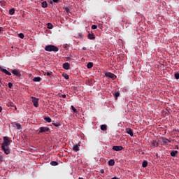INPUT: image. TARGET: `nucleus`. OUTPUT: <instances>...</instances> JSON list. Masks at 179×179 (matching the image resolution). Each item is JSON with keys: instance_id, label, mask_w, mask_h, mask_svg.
<instances>
[{"instance_id": "obj_4", "label": "nucleus", "mask_w": 179, "mask_h": 179, "mask_svg": "<svg viewBox=\"0 0 179 179\" xmlns=\"http://www.w3.org/2000/svg\"><path fill=\"white\" fill-rule=\"evenodd\" d=\"M105 76L106 78H110V79H113V80H114V79H115V78H117L115 76V75H114V73H110V72H106L105 73Z\"/></svg>"}, {"instance_id": "obj_5", "label": "nucleus", "mask_w": 179, "mask_h": 179, "mask_svg": "<svg viewBox=\"0 0 179 179\" xmlns=\"http://www.w3.org/2000/svg\"><path fill=\"white\" fill-rule=\"evenodd\" d=\"M31 99H32V103H34V107H38V99L34 96H31Z\"/></svg>"}, {"instance_id": "obj_35", "label": "nucleus", "mask_w": 179, "mask_h": 179, "mask_svg": "<svg viewBox=\"0 0 179 179\" xmlns=\"http://www.w3.org/2000/svg\"><path fill=\"white\" fill-rule=\"evenodd\" d=\"M52 124H53L55 127H59V123H58V122L52 123Z\"/></svg>"}, {"instance_id": "obj_47", "label": "nucleus", "mask_w": 179, "mask_h": 179, "mask_svg": "<svg viewBox=\"0 0 179 179\" xmlns=\"http://www.w3.org/2000/svg\"><path fill=\"white\" fill-rule=\"evenodd\" d=\"M2 111V107L0 106V113Z\"/></svg>"}, {"instance_id": "obj_23", "label": "nucleus", "mask_w": 179, "mask_h": 179, "mask_svg": "<svg viewBox=\"0 0 179 179\" xmlns=\"http://www.w3.org/2000/svg\"><path fill=\"white\" fill-rule=\"evenodd\" d=\"M142 167H148V161H143L142 164Z\"/></svg>"}, {"instance_id": "obj_25", "label": "nucleus", "mask_w": 179, "mask_h": 179, "mask_svg": "<svg viewBox=\"0 0 179 179\" xmlns=\"http://www.w3.org/2000/svg\"><path fill=\"white\" fill-rule=\"evenodd\" d=\"M50 165L51 166H58V162H55V161H52L50 162Z\"/></svg>"}, {"instance_id": "obj_37", "label": "nucleus", "mask_w": 179, "mask_h": 179, "mask_svg": "<svg viewBox=\"0 0 179 179\" xmlns=\"http://www.w3.org/2000/svg\"><path fill=\"white\" fill-rule=\"evenodd\" d=\"M0 162H3V157L2 155H0Z\"/></svg>"}, {"instance_id": "obj_34", "label": "nucleus", "mask_w": 179, "mask_h": 179, "mask_svg": "<svg viewBox=\"0 0 179 179\" xmlns=\"http://www.w3.org/2000/svg\"><path fill=\"white\" fill-rule=\"evenodd\" d=\"M92 30H96V29H97V25H92Z\"/></svg>"}, {"instance_id": "obj_49", "label": "nucleus", "mask_w": 179, "mask_h": 179, "mask_svg": "<svg viewBox=\"0 0 179 179\" xmlns=\"http://www.w3.org/2000/svg\"><path fill=\"white\" fill-rule=\"evenodd\" d=\"M40 1H43V0H40Z\"/></svg>"}, {"instance_id": "obj_41", "label": "nucleus", "mask_w": 179, "mask_h": 179, "mask_svg": "<svg viewBox=\"0 0 179 179\" xmlns=\"http://www.w3.org/2000/svg\"><path fill=\"white\" fill-rule=\"evenodd\" d=\"M61 97H62V99H65V98L66 97V94H62V95L61 96Z\"/></svg>"}, {"instance_id": "obj_36", "label": "nucleus", "mask_w": 179, "mask_h": 179, "mask_svg": "<svg viewBox=\"0 0 179 179\" xmlns=\"http://www.w3.org/2000/svg\"><path fill=\"white\" fill-rule=\"evenodd\" d=\"M51 73H52V72H46L45 74L47 75V76H51Z\"/></svg>"}, {"instance_id": "obj_8", "label": "nucleus", "mask_w": 179, "mask_h": 179, "mask_svg": "<svg viewBox=\"0 0 179 179\" xmlns=\"http://www.w3.org/2000/svg\"><path fill=\"white\" fill-rule=\"evenodd\" d=\"M80 145L79 144L74 145L73 147V150L74 152H79L80 150Z\"/></svg>"}, {"instance_id": "obj_22", "label": "nucleus", "mask_w": 179, "mask_h": 179, "mask_svg": "<svg viewBox=\"0 0 179 179\" xmlns=\"http://www.w3.org/2000/svg\"><path fill=\"white\" fill-rule=\"evenodd\" d=\"M43 120H45V121H46V122H51V117H45L43 118Z\"/></svg>"}, {"instance_id": "obj_44", "label": "nucleus", "mask_w": 179, "mask_h": 179, "mask_svg": "<svg viewBox=\"0 0 179 179\" xmlns=\"http://www.w3.org/2000/svg\"><path fill=\"white\" fill-rule=\"evenodd\" d=\"M14 107L15 110H17V108H16V106H13Z\"/></svg>"}, {"instance_id": "obj_46", "label": "nucleus", "mask_w": 179, "mask_h": 179, "mask_svg": "<svg viewBox=\"0 0 179 179\" xmlns=\"http://www.w3.org/2000/svg\"><path fill=\"white\" fill-rule=\"evenodd\" d=\"M53 2H54V1H50V3L51 5H52Z\"/></svg>"}, {"instance_id": "obj_2", "label": "nucleus", "mask_w": 179, "mask_h": 179, "mask_svg": "<svg viewBox=\"0 0 179 179\" xmlns=\"http://www.w3.org/2000/svg\"><path fill=\"white\" fill-rule=\"evenodd\" d=\"M59 49L57 46L54 45H46L45 48V51H48L49 52H51V51H53L54 52H58Z\"/></svg>"}, {"instance_id": "obj_40", "label": "nucleus", "mask_w": 179, "mask_h": 179, "mask_svg": "<svg viewBox=\"0 0 179 179\" xmlns=\"http://www.w3.org/2000/svg\"><path fill=\"white\" fill-rule=\"evenodd\" d=\"M99 29H103V24H99Z\"/></svg>"}, {"instance_id": "obj_11", "label": "nucleus", "mask_w": 179, "mask_h": 179, "mask_svg": "<svg viewBox=\"0 0 179 179\" xmlns=\"http://www.w3.org/2000/svg\"><path fill=\"white\" fill-rule=\"evenodd\" d=\"M63 68L64 69H66V71H68V69L71 68V66L69 65V63H64L63 64Z\"/></svg>"}, {"instance_id": "obj_21", "label": "nucleus", "mask_w": 179, "mask_h": 179, "mask_svg": "<svg viewBox=\"0 0 179 179\" xmlns=\"http://www.w3.org/2000/svg\"><path fill=\"white\" fill-rule=\"evenodd\" d=\"M64 10H66V13H69L71 12V6L64 7Z\"/></svg>"}, {"instance_id": "obj_45", "label": "nucleus", "mask_w": 179, "mask_h": 179, "mask_svg": "<svg viewBox=\"0 0 179 179\" xmlns=\"http://www.w3.org/2000/svg\"><path fill=\"white\" fill-rule=\"evenodd\" d=\"M111 179H120V178H117V177H113V178H112Z\"/></svg>"}, {"instance_id": "obj_48", "label": "nucleus", "mask_w": 179, "mask_h": 179, "mask_svg": "<svg viewBox=\"0 0 179 179\" xmlns=\"http://www.w3.org/2000/svg\"><path fill=\"white\" fill-rule=\"evenodd\" d=\"M78 179H84L83 178H78Z\"/></svg>"}, {"instance_id": "obj_14", "label": "nucleus", "mask_w": 179, "mask_h": 179, "mask_svg": "<svg viewBox=\"0 0 179 179\" xmlns=\"http://www.w3.org/2000/svg\"><path fill=\"white\" fill-rule=\"evenodd\" d=\"M14 125L16 127L17 129H22V124L17 122H14Z\"/></svg>"}, {"instance_id": "obj_10", "label": "nucleus", "mask_w": 179, "mask_h": 179, "mask_svg": "<svg viewBox=\"0 0 179 179\" xmlns=\"http://www.w3.org/2000/svg\"><path fill=\"white\" fill-rule=\"evenodd\" d=\"M87 37L89 40H94V38H96V36L94 35L93 33H89Z\"/></svg>"}, {"instance_id": "obj_39", "label": "nucleus", "mask_w": 179, "mask_h": 179, "mask_svg": "<svg viewBox=\"0 0 179 179\" xmlns=\"http://www.w3.org/2000/svg\"><path fill=\"white\" fill-rule=\"evenodd\" d=\"M100 173H101V174H104V170L103 169H101L100 170Z\"/></svg>"}, {"instance_id": "obj_24", "label": "nucleus", "mask_w": 179, "mask_h": 179, "mask_svg": "<svg viewBox=\"0 0 179 179\" xmlns=\"http://www.w3.org/2000/svg\"><path fill=\"white\" fill-rule=\"evenodd\" d=\"M9 15H15V8H11L9 10Z\"/></svg>"}, {"instance_id": "obj_9", "label": "nucleus", "mask_w": 179, "mask_h": 179, "mask_svg": "<svg viewBox=\"0 0 179 179\" xmlns=\"http://www.w3.org/2000/svg\"><path fill=\"white\" fill-rule=\"evenodd\" d=\"M126 132L128 134V135H130V136H134V131L131 128L126 129Z\"/></svg>"}, {"instance_id": "obj_16", "label": "nucleus", "mask_w": 179, "mask_h": 179, "mask_svg": "<svg viewBox=\"0 0 179 179\" xmlns=\"http://www.w3.org/2000/svg\"><path fill=\"white\" fill-rule=\"evenodd\" d=\"M41 80H42V78L41 77H35L33 79L34 82H41Z\"/></svg>"}, {"instance_id": "obj_26", "label": "nucleus", "mask_w": 179, "mask_h": 179, "mask_svg": "<svg viewBox=\"0 0 179 179\" xmlns=\"http://www.w3.org/2000/svg\"><path fill=\"white\" fill-rule=\"evenodd\" d=\"M71 110L73 111V113H76V114H78V110H76V108H75V107L73 106H71Z\"/></svg>"}, {"instance_id": "obj_38", "label": "nucleus", "mask_w": 179, "mask_h": 179, "mask_svg": "<svg viewBox=\"0 0 179 179\" xmlns=\"http://www.w3.org/2000/svg\"><path fill=\"white\" fill-rule=\"evenodd\" d=\"M52 2H55V3H58V2H59V0H52Z\"/></svg>"}, {"instance_id": "obj_43", "label": "nucleus", "mask_w": 179, "mask_h": 179, "mask_svg": "<svg viewBox=\"0 0 179 179\" xmlns=\"http://www.w3.org/2000/svg\"><path fill=\"white\" fill-rule=\"evenodd\" d=\"M2 30H3V28L0 27V33H1V31H2Z\"/></svg>"}, {"instance_id": "obj_15", "label": "nucleus", "mask_w": 179, "mask_h": 179, "mask_svg": "<svg viewBox=\"0 0 179 179\" xmlns=\"http://www.w3.org/2000/svg\"><path fill=\"white\" fill-rule=\"evenodd\" d=\"M178 151L177 150H173L171 152V156H172V157H176V155H178Z\"/></svg>"}, {"instance_id": "obj_12", "label": "nucleus", "mask_w": 179, "mask_h": 179, "mask_svg": "<svg viewBox=\"0 0 179 179\" xmlns=\"http://www.w3.org/2000/svg\"><path fill=\"white\" fill-rule=\"evenodd\" d=\"M12 73L15 75L16 76H20V73L17 71L16 69L12 71Z\"/></svg>"}, {"instance_id": "obj_6", "label": "nucleus", "mask_w": 179, "mask_h": 179, "mask_svg": "<svg viewBox=\"0 0 179 179\" xmlns=\"http://www.w3.org/2000/svg\"><path fill=\"white\" fill-rule=\"evenodd\" d=\"M124 149L123 146L119 145H115L113 147V150H115V152H120V150H122Z\"/></svg>"}, {"instance_id": "obj_1", "label": "nucleus", "mask_w": 179, "mask_h": 179, "mask_svg": "<svg viewBox=\"0 0 179 179\" xmlns=\"http://www.w3.org/2000/svg\"><path fill=\"white\" fill-rule=\"evenodd\" d=\"M10 142H12V141L9 140V137H3L1 149L3 150L5 155H10V148H9V146H10Z\"/></svg>"}, {"instance_id": "obj_28", "label": "nucleus", "mask_w": 179, "mask_h": 179, "mask_svg": "<svg viewBox=\"0 0 179 179\" xmlns=\"http://www.w3.org/2000/svg\"><path fill=\"white\" fill-rule=\"evenodd\" d=\"M115 99H118V97H120V92H116L115 93Z\"/></svg>"}, {"instance_id": "obj_18", "label": "nucleus", "mask_w": 179, "mask_h": 179, "mask_svg": "<svg viewBox=\"0 0 179 179\" xmlns=\"http://www.w3.org/2000/svg\"><path fill=\"white\" fill-rule=\"evenodd\" d=\"M87 67L88 69H92V68H93V62H89L87 65Z\"/></svg>"}, {"instance_id": "obj_20", "label": "nucleus", "mask_w": 179, "mask_h": 179, "mask_svg": "<svg viewBox=\"0 0 179 179\" xmlns=\"http://www.w3.org/2000/svg\"><path fill=\"white\" fill-rule=\"evenodd\" d=\"M42 8H47L48 6V4L47 3V1H43L41 3Z\"/></svg>"}, {"instance_id": "obj_29", "label": "nucleus", "mask_w": 179, "mask_h": 179, "mask_svg": "<svg viewBox=\"0 0 179 179\" xmlns=\"http://www.w3.org/2000/svg\"><path fill=\"white\" fill-rule=\"evenodd\" d=\"M18 37H20V38H24V35L22 33L18 34Z\"/></svg>"}, {"instance_id": "obj_31", "label": "nucleus", "mask_w": 179, "mask_h": 179, "mask_svg": "<svg viewBox=\"0 0 179 179\" xmlns=\"http://www.w3.org/2000/svg\"><path fill=\"white\" fill-rule=\"evenodd\" d=\"M8 87L9 89H12V87H13V84L12 83H8Z\"/></svg>"}, {"instance_id": "obj_7", "label": "nucleus", "mask_w": 179, "mask_h": 179, "mask_svg": "<svg viewBox=\"0 0 179 179\" xmlns=\"http://www.w3.org/2000/svg\"><path fill=\"white\" fill-rule=\"evenodd\" d=\"M0 70L1 71V72H3V73H6V75H8V76H10V75H12L10 72L8 71V70L5 69H2V66H0Z\"/></svg>"}, {"instance_id": "obj_27", "label": "nucleus", "mask_w": 179, "mask_h": 179, "mask_svg": "<svg viewBox=\"0 0 179 179\" xmlns=\"http://www.w3.org/2000/svg\"><path fill=\"white\" fill-rule=\"evenodd\" d=\"M52 27H54V26H52V24H51V23L48 24V29H50V30H51V29H52Z\"/></svg>"}, {"instance_id": "obj_32", "label": "nucleus", "mask_w": 179, "mask_h": 179, "mask_svg": "<svg viewBox=\"0 0 179 179\" xmlns=\"http://www.w3.org/2000/svg\"><path fill=\"white\" fill-rule=\"evenodd\" d=\"M152 146H159V143H157L156 141L152 142Z\"/></svg>"}, {"instance_id": "obj_13", "label": "nucleus", "mask_w": 179, "mask_h": 179, "mask_svg": "<svg viewBox=\"0 0 179 179\" xmlns=\"http://www.w3.org/2000/svg\"><path fill=\"white\" fill-rule=\"evenodd\" d=\"M162 142L164 143V145H167V143L171 142L170 140L166 138H162Z\"/></svg>"}, {"instance_id": "obj_42", "label": "nucleus", "mask_w": 179, "mask_h": 179, "mask_svg": "<svg viewBox=\"0 0 179 179\" xmlns=\"http://www.w3.org/2000/svg\"><path fill=\"white\" fill-rule=\"evenodd\" d=\"M83 50L84 51H86V50H87V48L86 47H83Z\"/></svg>"}, {"instance_id": "obj_3", "label": "nucleus", "mask_w": 179, "mask_h": 179, "mask_svg": "<svg viewBox=\"0 0 179 179\" xmlns=\"http://www.w3.org/2000/svg\"><path fill=\"white\" fill-rule=\"evenodd\" d=\"M50 127H42L39 128L38 135H41V134H50Z\"/></svg>"}, {"instance_id": "obj_19", "label": "nucleus", "mask_w": 179, "mask_h": 179, "mask_svg": "<svg viewBox=\"0 0 179 179\" xmlns=\"http://www.w3.org/2000/svg\"><path fill=\"white\" fill-rule=\"evenodd\" d=\"M101 131H107V125H106V124H102V125L101 126Z\"/></svg>"}, {"instance_id": "obj_33", "label": "nucleus", "mask_w": 179, "mask_h": 179, "mask_svg": "<svg viewBox=\"0 0 179 179\" xmlns=\"http://www.w3.org/2000/svg\"><path fill=\"white\" fill-rule=\"evenodd\" d=\"M175 78L178 80L179 79V73H175Z\"/></svg>"}, {"instance_id": "obj_30", "label": "nucleus", "mask_w": 179, "mask_h": 179, "mask_svg": "<svg viewBox=\"0 0 179 179\" xmlns=\"http://www.w3.org/2000/svg\"><path fill=\"white\" fill-rule=\"evenodd\" d=\"M63 76L64 77V79H69V76L68 74H63Z\"/></svg>"}, {"instance_id": "obj_17", "label": "nucleus", "mask_w": 179, "mask_h": 179, "mask_svg": "<svg viewBox=\"0 0 179 179\" xmlns=\"http://www.w3.org/2000/svg\"><path fill=\"white\" fill-rule=\"evenodd\" d=\"M109 166H114L115 164V161L114 159H110L108 161Z\"/></svg>"}]
</instances>
